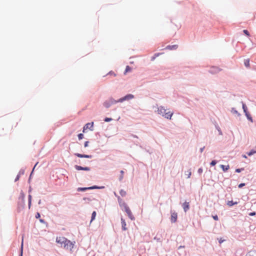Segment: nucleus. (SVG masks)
<instances>
[{"label": "nucleus", "mask_w": 256, "mask_h": 256, "mask_svg": "<svg viewBox=\"0 0 256 256\" xmlns=\"http://www.w3.org/2000/svg\"><path fill=\"white\" fill-rule=\"evenodd\" d=\"M203 149H204V148H201V149H200V151H201V152H202Z\"/></svg>", "instance_id": "nucleus-44"}, {"label": "nucleus", "mask_w": 256, "mask_h": 256, "mask_svg": "<svg viewBox=\"0 0 256 256\" xmlns=\"http://www.w3.org/2000/svg\"><path fill=\"white\" fill-rule=\"evenodd\" d=\"M108 100L110 101V103L111 104H116L117 102H118V100H114V98H110Z\"/></svg>", "instance_id": "nucleus-14"}, {"label": "nucleus", "mask_w": 256, "mask_h": 256, "mask_svg": "<svg viewBox=\"0 0 256 256\" xmlns=\"http://www.w3.org/2000/svg\"><path fill=\"white\" fill-rule=\"evenodd\" d=\"M212 217H213V218H214L215 220H218V216L216 215V216H213Z\"/></svg>", "instance_id": "nucleus-33"}, {"label": "nucleus", "mask_w": 256, "mask_h": 256, "mask_svg": "<svg viewBox=\"0 0 256 256\" xmlns=\"http://www.w3.org/2000/svg\"><path fill=\"white\" fill-rule=\"evenodd\" d=\"M202 168H200L198 170V172L199 174H201L202 173Z\"/></svg>", "instance_id": "nucleus-36"}, {"label": "nucleus", "mask_w": 256, "mask_h": 256, "mask_svg": "<svg viewBox=\"0 0 256 256\" xmlns=\"http://www.w3.org/2000/svg\"><path fill=\"white\" fill-rule=\"evenodd\" d=\"M84 138V135L82 134H78V138L79 140H82Z\"/></svg>", "instance_id": "nucleus-28"}, {"label": "nucleus", "mask_w": 256, "mask_h": 256, "mask_svg": "<svg viewBox=\"0 0 256 256\" xmlns=\"http://www.w3.org/2000/svg\"><path fill=\"white\" fill-rule=\"evenodd\" d=\"M75 168L78 170H84L86 171L90 170V168L89 167H82L80 166L76 165Z\"/></svg>", "instance_id": "nucleus-6"}, {"label": "nucleus", "mask_w": 256, "mask_h": 256, "mask_svg": "<svg viewBox=\"0 0 256 256\" xmlns=\"http://www.w3.org/2000/svg\"><path fill=\"white\" fill-rule=\"evenodd\" d=\"M120 194L122 196H126V192L125 190H121L120 192Z\"/></svg>", "instance_id": "nucleus-21"}, {"label": "nucleus", "mask_w": 256, "mask_h": 256, "mask_svg": "<svg viewBox=\"0 0 256 256\" xmlns=\"http://www.w3.org/2000/svg\"><path fill=\"white\" fill-rule=\"evenodd\" d=\"M74 246V244L68 239L64 244V247L65 249L72 250Z\"/></svg>", "instance_id": "nucleus-2"}, {"label": "nucleus", "mask_w": 256, "mask_h": 256, "mask_svg": "<svg viewBox=\"0 0 256 256\" xmlns=\"http://www.w3.org/2000/svg\"><path fill=\"white\" fill-rule=\"evenodd\" d=\"M216 164V160H212L211 162H210V165L212 166H214Z\"/></svg>", "instance_id": "nucleus-31"}, {"label": "nucleus", "mask_w": 256, "mask_h": 256, "mask_svg": "<svg viewBox=\"0 0 256 256\" xmlns=\"http://www.w3.org/2000/svg\"><path fill=\"white\" fill-rule=\"evenodd\" d=\"M96 214V212L95 211L93 212L92 213V218H91L90 222H92L95 219Z\"/></svg>", "instance_id": "nucleus-19"}, {"label": "nucleus", "mask_w": 256, "mask_h": 256, "mask_svg": "<svg viewBox=\"0 0 256 256\" xmlns=\"http://www.w3.org/2000/svg\"><path fill=\"white\" fill-rule=\"evenodd\" d=\"M250 216H255L256 215V212H250V214H249Z\"/></svg>", "instance_id": "nucleus-38"}, {"label": "nucleus", "mask_w": 256, "mask_h": 256, "mask_svg": "<svg viewBox=\"0 0 256 256\" xmlns=\"http://www.w3.org/2000/svg\"><path fill=\"white\" fill-rule=\"evenodd\" d=\"M40 213L37 212L36 214V218H40Z\"/></svg>", "instance_id": "nucleus-35"}, {"label": "nucleus", "mask_w": 256, "mask_h": 256, "mask_svg": "<svg viewBox=\"0 0 256 256\" xmlns=\"http://www.w3.org/2000/svg\"><path fill=\"white\" fill-rule=\"evenodd\" d=\"M244 33L247 36H250L248 32L246 30H243Z\"/></svg>", "instance_id": "nucleus-27"}, {"label": "nucleus", "mask_w": 256, "mask_h": 256, "mask_svg": "<svg viewBox=\"0 0 256 256\" xmlns=\"http://www.w3.org/2000/svg\"><path fill=\"white\" fill-rule=\"evenodd\" d=\"M244 168H237L236 170V172H240L242 170H244Z\"/></svg>", "instance_id": "nucleus-32"}, {"label": "nucleus", "mask_w": 256, "mask_h": 256, "mask_svg": "<svg viewBox=\"0 0 256 256\" xmlns=\"http://www.w3.org/2000/svg\"><path fill=\"white\" fill-rule=\"evenodd\" d=\"M66 240L67 239L64 237H58L56 238V242L61 244H64Z\"/></svg>", "instance_id": "nucleus-4"}, {"label": "nucleus", "mask_w": 256, "mask_h": 256, "mask_svg": "<svg viewBox=\"0 0 256 256\" xmlns=\"http://www.w3.org/2000/svg\"><path fill=\"white\" fill-rule=\"evenodd\" d=\"M245 114V115L246 116V118H248V120H250L251 122H252L253 120H252V117L251 116L250 114H249L248 112H246L244 113Z\"/></svg>", "instance_id": "nucleus-15"}, {"label": "nucleus", "mask_w": 256, "mask_h": 256, "mask_svg": "<svg viewBox=\"0 0 256 256\" xmlns=\"http://www.w3.org/2000/svg\"><path fill=\"white\" fill-rule=\"evenodd\" d=\"M108 74H112V75H114V76H116V74H114V72H110Z\"/></svg>", "instance_id": "nucleus-39"}, {"label": "nucleus", "mask_w": 256, "mask_h": 256, "mask_svg": "<svg viewBox=\"0 0 256 256\" xmlns=\"http://www.w3.org/2000/svg\"><path fill=\"white\" fill-rule=\"evenodd\" d=\"M238 204V202H234L232 200H230V201H228V202H227V204L229 206H232L234 204Z\"/></svg>", "instance_id": "nucleus-16"}, {"label": "nucleus", "mask_w": 256, "mask_h": 256, "mask_svg": "<svg viewBox=\"0 0 256 256\" xmlns=\"http://www.w3.org/2000/svg\"><path fill=\"white\" fill-rule=\"evenodd\" d=\"M19 178H20V176L18 175L16 178L15 179V181L18 180H19Z\"/></svg>", "instance_id": "nucleus-41"}, {"label": "nucleus", "mask_w": 256, "mask_h": 256, "mask_svg": "<svg viewBox=\"0 0 256 256\" xmlns=\"http://www.w3.org/2000/svg\"><path fill=\"white\" fill-rule=\"evenodd\" d=\"M224 240H220L219 242L220 243H222Z\"/></svg>", "instance_id": "nucleus-43"}, {"label": "nucleus", "mask_w": 256, "mask_h": 256, "mask_svg": "<svg viewBox=\"0 0 256 256\" xmlns=\"http://www.w3.org/2000/svg\"><path fill=\"white\" fill-rule=\"evenodd\" d=\"M125 210H126V212L127 213L128 216H129V218L132 220H134V217L132 216L131 210H130V209L129 208L128 206H125Z\"/></svg>", "instance_id": "nucleus-5"}, {"label": "nucleus", "mask_w": 256, "mask_h": 256, "mask_svg": "<svg viewBox=\"0 0 256 256\" xmlns=\"http://www.w3.org/2000/svg\"><path fill=\"white\" fill-rule=\"evenodd\" d=\"M242 108L244 113L248 112L247 107L244 103H242Z\"/></svg>", "instance_id": "nucleus-22"}, {"label": "nucleus", "mask_w": 256, "mask_h": 256, "mask_svg": "<svg viewBox=\"0 0 256 256\" xmlns=\"http://www.w3.org/2000/svg\"><path fill=\"white\" fill-rule=\"evenodd\" d=\"M178 215L176 212H172L171 214V222H175L177 220Z\"/></svg>", "instance_id": "nucleus-8"}, {"label": "nucleus", "mask_w": 256, "mask_h": 256, "mask_svg": "<svg viewBox=\"0 0 256 256\" xmlns=\"http://www.w3.org/2000/svg\"><path fill=\"white\" fill-rule=\"evenodd\" d=\"M104 106L106 108H109L112 104H110V101L108 100H106V101L104 103Z\"/></svg>", "instance_id": "nucleus-18"}, {"label": "nucleus", "mask_w": 256, "mask_h": 256, "mask_svg": "<svg viewBox=\"0 0 256 256\" xmlns=\"http://www.w3.org/2000/svg\"><path fill=\"white\" fill-rule=\"evenodd\" d=\"M244 64L246 67H249L250 66V60L249 59L245 60Z\"/></svg>", "instance_id": "nucleus-20"}, {"label": "nucleus", "mask_w": 256, "mask_h": 256, "mask_svg": "<svg viewBox=\"0 0 256 256\" xmlns=\"http://www.w3.org/2000/svg\"><path fill=\"white\" fill-rule=\"evenodd\" d=\"M188 178H190V176H191V172H190V170H188Z\"/></svg>", "instance_id": "nucleus-40"}, {"label": "nucleus", "mask_w": 256, "mask_h": 256, "mask_svg": "<svg viewBox=\"0 0 256 256\" xmlns=\"http://www.w3.org/2000/svg\"><path fill=\"white\" fill-rule=\"evenodd\" d=\"M76 156L80 158H92V156L91 155H86V154H82L78 153H76L74 154Z\"/></svg>", "instance_id": "nucleus-7"}, {"label": "nucleus", "mask_w": 256, "mask_h": 256, "mask_svg": "<svg viewBox=\"0 0 256 256\" xmlns=\"http://www.w3.org/2000/svg\"><path fill=\"white\" fill-rule=\"evenodd\" d=\"M94 126V122L86 124L84 127L83 132H84L85 130L88 128H92Z\"/></svg>", "instance_id": "nucleus-9"}, {"label": "nucleus", "mask_w": 256, "mask_h": 256, "mask_svg": "<svg viewBox=\"0 0 256 256\" xmlns=\"http://www.w3.org/2000/svg\"><path fill=\"white\" fill-rule=\"evenodd\" d=\"M131 70H132V68L130 66H126L125 71L124 72V74H126V73L131 72Z\"/></svg>", "instance_id": "nucleus-17"}, {"label": "nucleus", "mask_w": 256, "mask_h": 256, "mask_svg": "<svg viewBox=\"0 0 256 256\" xmlns=\"http://www.w3.org/2000/svg\"><path fill=\"white\" fill-rule=\"evenodd\" d=\"M178 45L174 44V45H172V46H168L166 48L172 50H176L178 48Z\"/></svg>", "instance_id": "nucleus-13"}, {"label": "nucleus", "mask_w": 256, "mask_h": 256, "mask_svg": "<svg viewBox=\"0 0 256 256\" xmlns=\"http://www.w3.org/2000/svg\"><path fill=\"white\" fill-rule=\"evenodd\" d=\"M183 208L184 212H186L189 209V203L185 202L183 204Z\"/></svg>", "instance_id": "nucleus-11"}, {"label": "nucleus", "mask_w": 256, "mask_h": 256, "mask_svg": "<svg viewBox=\"0 0 256 256\" xmlns=\"http://www.w3.org/2000/svg\"><path fill=\"white\" fill-rule=\"evenodd\" d=\"M102 188H104V187L102 186ZM101 188H102V187H101ZM89 188H90V190H93V189H96V188H100V187H98L97 186H92L89 187Z\"/></svg>", "instance_id": "nucleus-26"}, {"label": "nucleus", "mask_w": 256, "mask_h": 256, "mask_svg": "<svg viewBox=\"0 0 256 256\" xmlns=\"http://www.w3.org/2000/svg\"><path fill=\"white\" fill-rule=\"evenodd\" d=\"M220 167L222 169V170L224 172H226L230 168L229 165L224 166L223 164H221L220 166Z\"/></svg>", "instance_id": "nucleus-12"}, {"label": "nucleus", "mask_w": 256, "mask_h": 256, "mask_svg": "<svg viewBox=\"0 0 256 256\" xmlns=\"http://www.w3.org/2000/svg\"><path fill=\"white\" fill-rule=\"evenodd\" d=\"M112 120V118H106L105 119H104V121L106 122H109L110 121H111Z\"/></svg>", "instance_id": "nucleus-30"}, {"label": "nucleus", "mask_w": 256, "mask_h": 256, "mask_svg": "<svg viewBox=\"0 0 256 256\" xmlns=\"http://www.w3.org/2000/svg\"><path fill=\"white\" fill-rule=\"evenodd\" d=\"M162 53H157V54H155L154 56L152 58V60H154L156 57L159 56L160 55L162 54Z\"/></svg>", "instance_id": "nucleus-24"}, {"label": "nucleus", "mask_w": 256, "mask_h": 256, "mask_svg": "<svg viewBox=\"0 0 256 256\" xmlns=\"http://www.w3.org/2000/svg\"><path fill=\"white\" fill-rule=\"evenodd\" d=\"M36 166V165H34V168H34Z\"/></svg>", "instance_id": "nucleus-46"}, {"label": "nucleus", "mask_w": 256, "mask_h": 256, "mask_svg": "<svg viewBox=\"0 0 256 256\" xmlns=\"http://www.w3.org/2000/svg\"><path fill=\"white\" fill-rule=\"evenodd\" d=\"M244 185H245V184H244V183H242V184H240L238 185V188H242V186H244Z\"/></svg>", "instance_id": "nucleus-34"}, {"label": "nucleus", "mask_w": 256, "mask_h": 256, "mask_svg": "<svg viewBox=\"0 0 256 256\" xmlns=\"http://www.w3.org/2000/svg\"><path fill=\"white\" fill-rule=\"evenodd\" d=\"M242 157L244 158H247V156H246V155L244 154V155H242Z\"/></svg>", "instance_id": "nucleus-42"}, {"label": "nucleus", "mask_w": 256, "mask_h": 256, "mask_svg": "<svg viewBox=\"0 0 256 256\" xmlns=\"http://www.w3.org/2000/svg\"><path fill=\"white\" fill-rule=\"evenodd\" d=\"M22 249H23V239L22 240V245H21V254L20 256L22 254Z\"/></svg>", "instance_id": "nucleus-29"}, {"label": "nucleus", "mask_w": 256, "mask_h": 256, "mask_svg": "<svg viewBox=\"0 0 256 256\" xmlns=\"http://www.w3.org/2000/svg\"><path fill=\"white\" fill-rule=\"evenodd\" d=\"M134 98V95H132V94H128V95L124 96V97L118 100V102H122L124 100H128L133 98Z\"/></svg>", "instance_id": "nucleus-3"}, {"label": "nucleus", "mask_w": 256, "mask_h": 256, "mask_svg": "<svg viewBox=\"0 0 256 256\" xmlns=\"http://www.w3.org/2000/svg\"><path fill=\"white\" fill-rule=\"evenodd\" d=\"M124 172L123 170H120V180H122L124 178Z\"/></svg>", "instance_id": "nucleus-25"}, {"label": "nucleus", "mask_w": 256, "mask_h": 256, "mask_svg": "<svg viewBox=\"0 0 256 256\" xmlns=\"http://www.w3.org/2000/svg\"><path fill=\"white\" fill-rule=\"evenodd\" d=\"M121 222H122V230H126L127 228H126V222L122 218H121Z\"/></svg>", "instance_id": "nucleus-10"}, {"label": "nucleus", "mask_w": 256, "mask_h": 256, "mask_svg": "<svg viewBox=\"0 0 256 256\" xmlns=\"http://www.w3.org/2000/svg\"><path fill=\"white\" fill-rule=\"evenodd\" d=\"M88 145V141H86L84 142V147H87Z\"/></svg>", "instance_id": "nucleus-37"}, {"label": "nucleus", "mask_w": 256, "mask_h": 256, "mask_svg": "<svg viewBox=\"0 0 256 256\" xmlns=\"http://www.w3.org/2000/svg\"><path fill=\"white\" fill-rule=\"evenodd\" d=\"M40 222H44V220H40Z\"/></svg>", "instance_id": "nucleus-45"}, {"label": "nucleus", "mask_w": 256, "mask_h": 256, "mask_svg": "<svg viewBox=\"0 0 256 256\" xmlns=\"http://www.w3.org/2000/svg\"><path fill=\"white\" fill-rule=\"evenodd\" d=\"M168 110L166 109L164 106H160L158 108V113L165 118L170 120L173 115V112L170 110L168 111Z\"/></svg>", "instance_id": "nucleus-1"}, {"label": "nucleus", "mask_w": 256, "mask_h": 256, "mask_svg": "<svg viewBox=\"0 0 256 256\" xmlns=\"http://www.w3.org/2000/svg\"><path fill=\"white\" fill-rule=\"evenodd\" d=\"M90 190L88 188H78V191H85L86 190Z\"/></svg>", "instance_id": "nucleus-23"}]
</instances>
